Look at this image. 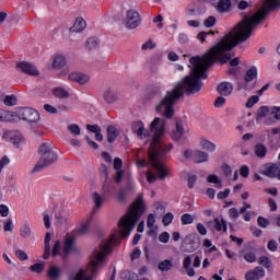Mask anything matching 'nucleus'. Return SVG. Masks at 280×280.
<instances>
[{
    "label": "nucleus",
    "mask_w": 280,
    "mask_h": 280,
    "mask_svg": "<svg viewBox=\"0 0 280 280\" xmlns=\"http://www.w3.org/2000/svg\"><path fill=\"white\" fill-rule=\"evenodd\" d=\"M20 236L23 240H27V237H32V228L30 223H25L20 228Z\"/></svg>",
    "instance_id": "72a5a7b5"
},
{
    "label": "nucleus",
    "mask_w": 280,
    "mask_h": 280,
    "mask_svg": "<svg viewBox=\"0 0 280 280\" xmlns=\"http://www.w3.org/2000/svg\"><path fill=\"white\" fill-rule=\"evenodd\" d=\"M182 224L187 225V224H194V215L189 213H184L180 218Z\"/></svg>",
    "instance_id": "79ce46f5"
},
{
    "label": "nucleus",
    "mask_w": 280,
    "mask_h": 280,
    "mask_svg": "<svg viewBox=\"0 0 280 280\" xmlns=\"http://www.w3.org/2000/svg\"><path fill=\"white\" fill-rule=\"evenodd\" d=\"M86 130L93 132L94 135H96V132H102L100 125H86Z\"/></svg>",
    "instance_id": "bf43d9fd"
},
{
    "label": "nucleus",
    "mask_w": 280,
    "mask_h": 280,
    "mask_svg": "<svg viewBox=\"0 0 280 280\" xmlns=\"http://www.w3.org/2000/svg\"><path fill=\"white\" fill-rule=\"evenodd\" d=\"M244 259L247 264H255L257 261V255L254 252H248L244 255Z\"/></svg>",
    "instance_id": "a19ab883"
},
{
    "label": "nucleus",
    "mask_w": 280,
    "mask_h": 280,
    "mask_svg": "<svg viewBox=\"0 0 280 280\" xmlns=\"http://www.w3.org/2000/svg\"><path fill=\"white\" fill-rule=\"evenodd\" d=\"M131 130L139 137V139H145V137H150V132H153L151 129L145 130V125L141 120H136L131 124Z\"/></svg>",
    "instance_id": "9b49d317"
},
{
    "label": "nucleus",
    "mask_w": 280,
    "mask_h": 280,
    "mask_svg": "<svg viewBox=\"0 0 280 280\" xmlns=\"http://www.w3.org/2000/svg\"><path fill=\"white\" fill-rule=\"evenodd\" d=\"M16 95L12 94V95H7L3 98V105L4 106H16Z\"/></svg>",
    "instance_id": "e433bc0d"
},
{
    "label": "nucleus",
    "mask_w": 280,
    "mask_h": 280,
    "mask_svg": "<svg viewBox=\"0 0 280 280\" xmlns=\"http://www.w3.org/2000/svg\"><path fill=\"white\" fill-rule=\"evenodd\" d=\"M16 70L26 75H40L38 68L32 62L21 61L16 63Z\"/></svg>",
    "instance_id": "9d476101"
},
{
    "label": "nucleus",
    "mask_w": 280,
    "mask_h": 280,
    "mask_svg": "<svg viewBox=\"0 0 280 280\" xmlns=\"http://www.w3.org/2000/svg\"><path fill=\"white\" fill-rule=\"evenodd\" d=\"M154 47H156V44H154L152 39H149L142 45V51H148V49H154Z\"/></svg>",
    "instance_id": "864d4df0"
},
{
    "label": "nucleus",
    "mask_w": 280,
    "mask_h": 280,
    "mask_svg": "<svg viewBox=\"0 0 280 280\" xmlns=\"http://www.w3.org/2000/svg\"><path fill=\"white\" fill-rule=\"evenodd\" d=\"M60 255V241H56L52 247V257H58Z\"/></svg>",
    "instance_id": "69168bd1"
},
{
    "label": "nucleus",
    "mask_w": 280,
    "mask_h": 280,
    "mask_svg": "<svg viewBox=\"0 0 280 280\" xmlns=\"http://www.w3.org/2000/svg\"><path fill=\"white\" fill-rule=\"evenodd\" d=\"M85 49H88V51H95V49H100V39L97 37H89L85 40Z\"/></svg>",
    "instance_id": "b1692460"
},
{
    "label": "nucleus",
    "mask_w": 280,
    "mask_h": 280,
    "mask_svg": "<svg viewBox=\"0 0 280 280\" xmlns=\"http://www.w3.org/2000/svg\"><path fill=\"white\" fill-rule=\"evenodd\" d=\"M266 0L262 8L259 9L253 15H245L243 20L236 24L228 34H225L219 43L212 46L202 57H191L189 59L190 74L186 75L182 81L174 85V88L166 92L164 97L155 106V113L162 115L165 119H172L174 117V106L180 102L182 97L187 95H194V93L200 92L205 84L201 80H207L209 74L207 70L213 67L215 62L226 65L233 58L231 52L235 49L240 43H246L248 38L253 36V33L257 26L266 20V16L272 12ZM228 52V54H226Z\"/></svg>",
    "instance_id": "f257e3e1"
},
{
    "label": "nucleus",
    "mask_w": 280,
    "mask_h": 280,
    "mask_svg": "<svg viewBox=\"0 0 280 280\" xmlns=\"http://www.w3.org/2000/svg\"><path fill=\"white\" fill-rule=\"evenodd\" d=\"M188 189H194V185H196L197 180H198V176L197 175H188Z\"/></svg>",
    "instance_id": "5fc2aeb1"
},
{
    "label": "nucleus",
    "mask_w": 280,
    "mask_h": 280,
    "mask_svg": "<svg viewBox=\"0 0 280 280\" xmlns=\"http://www.w3.org/2000/svg\"><path fill=\"white\" fill-rule=\"evenodd\" d=\"M241 176L243 177V178H248V176H249V174H250V168H248V166H246V165H243L242 167H241Z\"/></svg>",
    "instance_id": "0e129e2a"
},
{
    "label": "nucleus",
    "mask_w": 280,
    "mask_h": 280,
    "mask_svg": "<svg viewBox=\"0 0 280 280\" xmlns=\"http://www.w3.org/2000/svg\"><path fill=\"white\" fill-rule=\"evenodd\" d=\"M38 154L39 161L33 168L34 173L43 172V170L49 167V165H54L58 161V153L54 151L49 143H43L38 149Z\"/></svg>",
    "instance_id": "39448f33"
},
{
    "label": "nucleus",
    "mask_w": 280,
    "mask_h": 280,
    "mask_svg": "<svg viewBox=\"0 0 280 280\" xmlns=\"http://www.w3.org/2000/svg\"><path fill=\"white\" fill-rule=\"evenodd\" d=\"M254 152L258 159H266V155L268 154V149L264 143H257L254 147Z\"/></svg>",
    "instance_id": "bb28decb"
},
{
    "label": "nucleus",
    "mask_w": 280,
    "mask_h": 280,
    "mask_svg": "<svg viewBox=\"0 0 280 280\" xmlns=\"http://www.w3.org/2000/svg\"><path fill=\"white\" fill-rule=\"evenodd\" d=\"M257 102H259V96L253 95L247 100L245 106L246 108H253V106L257 104Z\"/></svg>",
    "instance_id": "09e8293b"
},
{
    "label": "nucleus",
    "mask_w": 280,
    "mask_h": 280,
    "mask_svg": "<svg viewBox=\"0 0 280 280\" xmlns=\"http://www.w3.org/2000/svg\"><path fill=\"white\" fill-rule=\"evenodd\" d=\"M2 139H4V141H10L15 148H21V145L25 143V138H23V133L19 130L4 131Z\"/></svg>",
    "instance_id": "1a4fd4ad"
},
{
    "label": "nucleus",
    "mask_w": 280,
    "mask_h": 280,
    "mask_svg": "<svg viewBox=\"0 0 280 280\" xmlns=\"http://www.w3.org/2000/svg\"><path fill=\"white\" fill-rule=\"evenodd\" d=\"M200 147L202 148V150H206L207 152H215V150H217L215 143H213L207 139L200 140Z\"/></svg>",
    "instance_id": "2f4dec72"
},
{
    "label": "nucleus",
    "mask_w": 280,
    "mask_h": 280,
    "mask_svg": "<svg viewBox=\"0 0 280 280\" xmlns=\"http://www.w3.org/2000/svg\"><path fill=\"white\" fill-rule=\"evenodd\" d=\"M271 115H273L275 119H278V121H280V107H271Z\"/></svg>",
    "instance_id": "338daca9"
},
{
    "label": "nucleus",
    "mask_w": 280,
    "mask_h": 280,
    "mask_svg": "<svg viewBox=\"0 0 280 280\" xmlns=\"http://www.w3.org/2000/svg\"><path fill=\"white\" fill-rule=\"evenodd\" d=\"M262 277H266V271L261 267H256L245 275V280H260Z\"/></svg>",
    "instance_id": "a211bd4d"
},
{
    "label": "nucleus",
    "mask_w": 280,
    "mask_h": 280,
    "mask_svg": "<svg viewBox=\"0 0 280 280\" xmlns=\"http://www.w3.org/2000/svg\"><path fill=\"white\" fill-rule=\"evenodd\" d=\"M150 130L153 136L148 150L149 161L152 167L156 170L159 179L164 180L170 176V170H167V165L163 160L167 156V152L173 150L174 144H168L165 149V144L161 142V137L165 135V119L154 118L150 125Z\"/></svg>",
    "instance_id": "f03ea898"
},
{
    "label": "nucleus",
    "mask_w": 280,
    "mask_h": 280,
    "mask_svg": "<svg viewBox=\"0 0 280 280\" xmlns=\"http://www.w3.org/2000/svg\"><path fill=\"white\" fill-rule=\"evenodd\" d=\"M231 0H220L218 2V10L224 14V12H229L231 10Z\"/></svg>",
    "instance_id": "f704fd0d"
},
{
    "label": "nucleus",
    "mask_w": 280,
    "mask_h": 280,
    "mask_svg": "<svg viewBox=\"0 0 280 280\" xmlns=\"http://www.w3.org/2000/svg\"><path fill=\"white\" fill-rule=\"evenodd\" d=\"M52 95L58 97V100H69V92L65 88H55L52 90Z\"/></svg>",
    "instance_id": "7c9ffc66"
},
{
    "label": "nucleus",
    "mask_w": 280,
    "mask_h": 280,
    "mask_svg": "<svg viewBox=\"0 0 280 280\" xmlns=\"http://www.w3.org/2000/svg\"><path fill=\"white\" fill-rule=\"evenodd\" d=\"M229 215L232 220H237L240 218V210H237V208H231L229 210Z\"/></svg>",
    "instance_id": "13d9d810"
},
{
    "label": "nucleus",
    "mask_w": 280,
    "mask_h": 280,
    "mask_svg": "<svg viewBox=\"0 0 280 280\" xmlns=\"http://www.w3.org/2000/svg\"><path fill=\"white\" fill-rule=\"evenodd\" d=\"M268 113L272 115V107L260 106L257 112L256 120L259 121L260 119L268 117Z\"/></svg>",
    "instance_id": "c85d7f7f"
},
{
    "label": "nucleus",
    "mask_w": 280,
    "mask_h": 280,
    "mask_svg": "<svg viewBox=\"0 0 280 280\" xmlns=\"http://www.w3.org/2000/svg\"><path fill=\"white\" fill-rule=\"evenodd\" d=\"M45 252L43 255V259H49V255H51V245L49 244L51 242V233L47 232L45 235Z\"/></svg>",
    "instance_id": "a878e982"
},
{
    "label": "nucleus",
    "mask_w": 280,
    "mask_h": 280,
    "mask_svg": "<svg viewBox=\"0 0 280 280\" xmlns=\"http://www.w3.org/2000/svg\"><path fill=\"white\" fill-rule=\"evenodd\" d=\"M145 212V205L143 203V197L139 196L136 201L131 205L128 212L122 217L118 226L121 229L122 237H128L132 233V229L137 226L141 215Z\"/></svg>",
    "instance_id": "20e7f679"
},
{
    "label": "nucleus",
    "mask_w": 280,
    "mask_h": 280,
    "mask_svg": "<svg viewBox=\"0 0 280 280\" xmlns=\"http://www.w3.org/2000/svg\"><path fill=\"white\" fill-rule=\"evenodd\" d=\"M257 224L258 226H260V229H268V226L270 225V221H268V219L264 217H258Z\"/></svg>",
    "instance_id": "49530a36"
},
{
    "label": "nucleus",
    "mask_w": 280,
    "mask_h": 280,
    "mask_svg": "<svg viewBox=\"0 0 280 280\" xmlns=\"http://www.w3.org/2000/svg\"><path fill=\"white\" fill-rule=\"evenodd\" d=\"M67 129L73 135V137H80L82 132V129L75 124L68 126Z\"/></svg>",
    "instance_id": "58836bf2"
},
{
    "label": "nucleus",
    "mask_w": 280,
    "mask_h": 280,
    "mask_svg": "<svg viewBox=\"0 0 280 280\" xmlns=\"http://www.w3.org/2000/svg\"><path fill=\"white\" fill-rule=\"evenodd\" d=\"M267 248L268 250H270L271 253H277L279 245L277 244V241L271 240L268 242L267 244Z\"/></svg>",
    "instance_id": "603ef678"
},
{
    "label": "nucleus",
    "mask_w": 280,
    "mask_h": 280,
    "mask_svg": "<svg viewBox=\"0 0 280 280\" xmlns=\"http://www.w3.org/2000/svg\"><path fill=\"white\" fill-rule=\"evenodd\" d=\"M67 65V60L65 59V56L58 55L54 58L52 61V69H62Z\"/></svg>",
    "instance_id": "473e14b6"
},
{
    "label": "nucleus",
    "mask_w": 280,
    "mask_h": 280,
    "mask_svg": "<svg viewBox=\"0 0 280 280\" xmlns=\"http://www.w3.org/2000/svg\"><path fill=\"white\" fill-rule=\"evenodd\" d=\"M103 98L105 100L106 104H115V102L119 100V94L117 93V90L107 88L103 93Z\"/></svg>",
    "instance_id": "4468645a"
},
{
    "label": "nucleus",
    "mask_w": 280,
    "mask_h": 280,
    "mask_svg": "<svg viewBox=\"0 0 280 280\" xmlns=\"http://www.w3.org/2000/svg\"><path fill=\"white\" fill-rule=\"evenodd\" d=\"M86 27V21L82 18H78L74 25L70 27V32H82Z\"/></svg>",
    "instance_id": "c756f323"
},
{
    "label": "nucleus",
    "mask_w": 280,
    "mask_h": 280,
    "mask_svg": "<svg viewBox=\"0 0 280 280\" xmlns=\"http://www.w3.org/2000/svg\"><path fill=\"white\" fill-rule=\"evenodd\" d=\"M182 252L183 253H195L200 248V237L198 234L192 233L187 235L182 243Z\"/></svg>",
    "instance_id": "0eeeda50"
},
{
    "label": "nucleus",
    "mask_w": 280,
    "mask_h": 280,
    "mask_svg": "<svg viewBox=\"0 0 280 280\" xmlns=\"http://www.w3.org/2000/svg\"><path fill=\"white\" fill-rule=\"evenodd\" d=\"M16 121V112H10L8 109H0V122L12 124Z\"/></svg>",
    "instance_id": "2eb2a0df"
},
{
    "label": "nucleus",
    "mask_w": 280,
    "mask_h": 280,
    "mask_svg": "<svg viewBox=\"0 0 280 280\" xmlns=\"http://www.w3.org/2000/svg\"><path fill=\"white\" fill-rule=\"evenodd\" d=\"M16 121L23 119L28 124H38L40 121V113L32 107H19L15 110Z\"/></svg>",
    "instance_id": "423d86ee"
},
{
    "label": "nucleus",
    "mask_w": 280,
    "mask_h": 280,
    "mask_svg": "<svg viewBox=\"0 0 280 280\" xmlns=\"http://www.w3.org/2000/svg\"><path fill=\"white\" fill-rule=\"evenodd\" d=\"M214 231H219V232L223 231V233H226L228 231L226 221H224V219L222 220L215 219Z\"/></svg>",
    "instance_id": "c9c22d12"
},
{
    "label": "nucleus",
    "mask_w": 280,
    "mask_h": 280,
    "mask_svg": "<svg viewBox=\"0 0 280 280\" xmlns=\"http://www.w3.org/2000/svg\"><path fill=\"white\" fill-rule=\"evenodd\" d=\"M183 268L186 271V275L189 277H196V270L191 267V256H186L183 260Z\"/></svg>",
    "instance_id": "aec40b11"
},
{
    "label": "nucleus",
    "mask_w": 280,
    "mask_h": 280,
    "mask_svg": "<svg viewBox=\"0 0 280 280\" xmlns=\"http://www.w3.org/2000/svg\"><path fill=\"white\" fill-rule=\"evenodd\" d=\"M266 5H268L270 10H277L280 8V0H266Z\"/></svg>",
    "instance_id": "de8ad7c7"
},
{
    "label": "nucleus",
    "mask_w": 280,
    "mask_h": 280,
    "mask_svg": "<svg viewBox=\"0 0 280 280\" xmlns=\"http://www.w3.org/2000/svg\"><path fill=\"white\" fill-rule=\"evenodd\" d=\"M122 25H125L127 30H137V27L141 25V15L136 10H128L122 21Z\"/></svg>",
    "instance_id": "6e6552de"
},
{
    "label": "nucleus",
    "mask_w": 280,
    "mask_h": 280,
    "mask_svg": "<svg viewBox=\"0 0 280 280\" xmlns=\"http://www.w3.org/2000/svg\"><path fill=\"white\" fill-rule=\"evenodd\" d=\"M173 221H174V213L167 212L162 219V224H164V226H170L171 222Z\"/></svg>",
    "instance_id": "37998d69"
},
{
    "label": "nucleus",
    "mask_w": 280,
    "mask_h": 280,
    "mask_svg": "<svg viewBox=\"0 0 280 280\" xmlns=\"http://www.w3.org/2000/svg\"><path fill=\"white\" fill-rule=\"evenodd\" d=\"M258 264H260V266H264V268H270V266H272V261L266 256H261L258 259Z\"/></svg>",
    "instance_id": "a18cd8bd"
},
{
    "label": "nucleus",
    "mask_w": 280,
    "mask_h": 280,
    "mask_svg": "<svg viewBox=\"0 0 280 280\" xmlns=\"http://www.w3.org/2000/svg\"><path fill=\"white\" fill-rule=\"evenodd\" d=\"M68 79L71 82H78V84H86L89 80H91V77L89 74H84L82 72H72L68 75Z\"/></svg>",
    "instance_id": "dca6fc26"
},
{
    "label": "nucleus",
    "mask_w": 280,
    "mask_h": 280,
    "mask_svg": "<svg viewBox=\"0 0 280 280\" xmlns=\"http://www.w3.org/2000/svg\"><path fill=\"white\" fill-rule=\"evenodd\" d=\"M46 277L48 280H60L62 279V269L58 266L51 265L46 271Z\"/></svg>",
    "instance_id": "ddd939ff"
},
{
    "label": "nucleus",
    "mask_w": 280,
    "mask_h": 280,
    "mask_svg": "<svg viewBox=\"0 0 280 280\" xmlns=\"http://www.w3.org/2000/svg\"><path fill=\"white\" fill-rule=\"evenodd\" d=\"M217 92L222 97H229V95H231V93H233V85L231 84V82H226V81L221 82L217 86Z\"/></svg>",
    "instance_id": "f3484780"
},
{
    "label": "nucleus",
    "mask_w": 280,
    "mask_h": 280,
    "mask_svg": "<svg viewBox=\"0 0 280 280\" xmlns=\"http://www.w3.org/2000/svg\"><path fill=\"white\" fill-rule=\"evenodd\" d=\"M264 176L268 178H277V174H279V165L271 164L267 168L262 171Z\"/></svg>",
    "instance_id": "5701e85b"
},
{
    "label": "nucleus",
    "mask_w": 280,
    "mask_h": 280,
    "mask_svg": "<svg viewBox=\"0 0 280 280\" xmlns=\"http://www.w3.org/2000/svg\"><path fill=\"white\" fill-rule=\"evenodd\" d=\"M208 183H213L214 185H218L219 189H222V182L220 180V177L215 174H211L207 178Z\"/></svg>",
    "instance_id": "ea45409f"
},
{
    "label": "nucleus",
    "mask_w": 280,
    "mask_h": 280,
    "mask_svg": "<svg viewBox=\"0 0 280 280\" xmlns=\"http://www.w3.org/2000/svg\"><path fill=\"white\" fill-rule=\"evenodd\" d=\"M100 174H101L102 178L108 180V178H109L108 166H106V164H101Z\"/></svg>",
    "instance_id": "8fccbe9b"
},
{
    "label": "nucleus",
    "mask_w": 280,
    "mask_h": 280,
    "mask_svg": "<svg viewBox=\"0 0 280 280\" xmlns=\"http://www.w3.org/2000/svg\"><path fill=\"white\" fill-rule=\"evenodd\" d=\"M231 195V189H225L224 191H219L217 195L218 200H226V197Z\"/></svg>",
    "instance_id": "4d7b16f0"
},
{
    "label": "nucleus",
    "mask_w": 280,
    "mask_h": 280,
    "mask_svg": "<svg viewBox=\"0 0 280 280\" xmlns=\"http://www.w3.org/2000/svg\"><path fill=\"white\" fill-rule=\"evenodd\" d=\"M119 137V129L115 126L107 127V141L108 143H115L116 139Z\"/></svg>",
    "instance_id": "393cba45"
},
{
    "label": "nucleus",
    "mask_w": 280,
    "mask_h": 280,
    "mask_svg": "<svg viewBox=\"0 0 280 280\" xmlns=\"http://www.w3.org/2000/svg\"><path fill=\"white\" fill-rule=\"evenodd\" d=\"M174 268V262L171 259H164L158 265V270L161 272H170Z\"/></svg>",
    "instance_id": "cd10ccee"
},
{
    "label": "nucleus",
    "mask_w": 280,
    "mask_h": 280,
    "mask_svg": "<svg viewBox=\"0 0 280 280\" xmlns=\"http://www.w3.org/2000/svg\"><path fill=\"white\" fill-rule=\"evenodd\" d=\"M159 241L162 244H167V242H170V233L168 232L161 233L160 236H159Z\"/></svg>",
    "instance_id": "680f3d73"
},
{
    "label": "nucleus",
    "mask_w": 280,
    "mask_h": 280,
    "mask_svg": "<svg viewBox=\"0 0 280 280\" xmlns=\"http://www.w3.org/2000/svg\"><path fill=\"white\" fill-rule=\"evenodd\" d=\"M215 23H217V20H215V16H213V15L208 16L203 21L205 27H213V25H215Z\"/></svg>",
    "instance_id": "3c124183"
},
{
    "label": "nucleus",
    "mask_w": 280,
    "mask_h": 280,
    "mask_svg": "<svg viewBox=\"0 0 280 280\" xmlns=\"http://www.w3.org/2000/svg\"><path fill=\"white\" fill-rule=\"evenodd\" d=\"M183 135H185V127H183V122H176L175 129L172 133V139L174 141H180V139H183Z\"/></svg>",
    "instance_id": "4be33fe9"
},
{
    "label": "nucleus",
    "mask_w": 280,
    "mask_h": 280,
    "mask_svg": "<svg viewBox=\"0 0 280 280\" xmlns=\"http://www.w3.org/2000/svg\"><path fill=\"white\" fill-rule=\"evenodd\" d=\"M257 68L253 66L250 69H248L244 75V82L243 84H240L238 89H248V83L253 82L257 78Z\"/></svg>",
    "instance_id": "f8f14e48"
},
{
    "label": "nucleus",
    "mask_w": 280,
    "mask_h": 280,
    "mask_svg": "<svg viewBox=\"0 0 280 280\" xmlns=\"http://www.w3.org/2000/svg\"><path fill=\"white\" fill-rule=\"evenodd\" d=\"M3 231L5 233H12V231H14V228L12 226V219H9L4 222V225H3Z\"/></svg>",
    "instance_id": "6e6d98bb"
},
{
    "label": "nucleus",
    "mask_w": 280,
    "mask_h": 280,
    "mask_svg": "<svg viewBox=\"0 0 280 280\" xmlns=\"http://www.w3.org/2000/svg\"><path fill=\"white\" fill-rule=\"evenodd\" d=\"M75 237L67 236L63 244V253L65 255H69V253H78V248H75Z\"/></svg>",
    "instance_id": "6ab92c4d"
},
{
    "label": "nucleus",
    "mask_w": 280,
    "mask_h": 280,
    "mask_svg": "<svg viewBox=\"0 0 280 280\" xmlns=\"http://www.w3.org/2000/svg\"><path fill=\"white\" fill-rule=\"evenodd\" d=\"M192 161L195 163H207L209 161V153L197 150L194 152Z\"/></svg>",
    "instance_id": "412c9836"
},
{
    "label": "nucleus",
    "mask_w": 280,
    "mask_h": 280,
    "mask_svg": "<svg viewBox=\"0 0 280 280\" xmlns=\"http://www.w3.org/2000/svg\"><path fill=\"white\" fill-rule=\"evenodd\" d=\"M224 104H226V98H224V96H219L214 102V107L222 108V106H224Z\"/></svg>",
    "instance_id": "052dcab7"
},
{
    "label": "nucleus",
    "mask_w": 280,
    "mask_h": 280,
    "mask_svg": "<svg viewBox=\"0 0 280 280\" xmlns=\"http://www.w3.org/2000/svg\"><path fill=\"white\" fill-rule=\"evenodd\" d=\"M15 256H16L18 259H21V261L27 260V253H25V252H23L21 249H18L15 252Z\"/></svg>",
    "instance_id": "e2e57ef3"
},
{
    "label": "nucleus",
    "mask_w": 280,
    "mask_h": 280,
    "mask_svg": "<svg viewBox=\"0 0 280 280\" xmlns=\"http://www.w3.org/2000/svg\"><path fill=\"white\" fill-rule=\"evenodd\" d=\"M117 242V236H110L108 240L102 241L98 245V248H95L92 256L91 262L88 266V270L91 272V276H86V271L80 269L77 275L70 276L69 280H93L97 277V268L100 264L106 259L108 253H112L113 248L110 244Z\"/></svg>",
    "instance_id": "7ed1b4c3"
},
{
    "label": "nucleus",
    "mask_w": 280,
    "mask_h": 280,
    "mask_svg": "<svg viewBox=\"0 0 280 280\" xmlns=\"http://www.w3.org/2000/svg\"><path fill=\"white\" fill-rule=\"evenodd\" d=\"M272 224L280 228V214H273L270 217Z\"/></svg>",
    "instance_id": "774afa93"
},
{
    "label": "nucleus",
    "mask_w": 280,
    "mask_h": 280,
    "mask_svg": "<svg viewBox=\"0 0 280 280\" xmlns=\"http://www.w3.org/2000/svg\"><path fill=\"white\" fill-rule=\"evenodd\" d=\"M30 269L32 272H36L37 275H40V272L45 270V264H40V262L34 264L31 266Z\"/></svg>",
    "instance_id": "c03bdc74"
},
{
    "label": "nucleus",
    "mask_w": 280,
    "mask_h": 280,
    "mask_svg": "<svg viewBox=\"0 0 280 280\" xmlns=\"http://www.w3.org/2000/svg\"><path fill=\"white\" fill-rule=\"evenodd\" d=\"M92 200L95 205V209H102V202L104 201V199H102V196L100 194L93 192Z\"/></svg>",
    "instance_id": "4c0bfd02"
}]
</instances>
